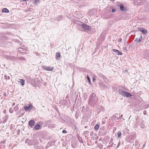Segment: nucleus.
Returning <instances> with one entry per match:
<instances>
[{
  "label": "nucleus",
  "instance_id": "aec40b11",
  "mask_svg": "<svg viewBox=\"0 0 149 149\" xmlns=\"http://www.w3.org/2000/svg\"><path fill=\"white\" fill-rule=\"evenodd\" d=\"M56 60H58V58L60 57L61 56L60 54L58 52L56 53Z\"/></svg>",
  "mask_w": 149,
  "mask_h": 149
},
{
  "label": "nucleus",
  "instance_id": "58836bf2",
  "mask_svg": "<svg viewBox=\"0 0 149 149\" xmlns=\"http://www.w3.org/2000/svg\"><path fill=\"white\" fill-rule=\"evenodd\" d=\"M50 144H49V143H48L47 144V145L46 146V148H47L48 147H49V146H50Z\"/></svg>",
  "mask_w": 149,
  "mask_h": 149
},
{
  "label": "nucleus",
  "instance_id": "dca6fc26",
  "mask_svg": "<svg viewBox=\"0 0 149 149\" xmlns=\"http://www.w3.org/2000/svg\"><path fill=\"white\" fill-rule=\"evenodd\" d=\"M99 86L101 87H103L105 88H108V86L104 85L103 83L101 82L99 84Z\"/></svg>",
  "mask_w": 149,
  "mask_h": 149
},
{
  "label": "nucleus",
  "instance_id": "4c0bfd02",
  "mask_svg": "<svg viewBox=\"0 0 149 149\" xmlns=\"http://www.w3.org/2000/svg\"><path fill=\"white\" fill-rule=\"evenodd\" d=\"M116 10L115 9H112V12H114L116 11Z\"/></svg>",
  "mask_w": 149,
  "mask_h": 149
},
{
  "label": "nucleus",
  "instance_id": "f257e3e1",
  "mask_svg": "<svg viewBox=\"0 0 149 149\" xmlns=\"http://www.w3.org/2000/svg\"><path fill=\"white\" fill-rule=\"evenodd\" d=\"M98 98L95 93H92L90 96L88 100V104L91 107H94L96 103Z\"/></svg>",
  "mask_w": 149,
  "mask_h": 149
},
{
  "label": "nucleus",
  "instance_id": "f704fd0d",
  "mask_svg": "<svg viewBox=\"0 0 149 149\" xmlns=\"http://www.w3.org/2000/svg\"><path fill=\"white\" fill-rule=\"evenodd\" d=\"M62 133H67V132L65 130H63L62 131Z\"/></svg>",
  "mask_w": 149,
  "mask_h": 149
},
{
  "label": "nucleus",
  "instance_id": "5fc2aeb1",
  "mask_svg": "<svg viewBox=\"0 0 149 149\" xmlns=\"http://www.w3.org/2000/svg\"><path fill=\"white\" fill-rule=\"evenodd\" d=\"M87 126H86L84 128H87Z\"/></svg>",
  "mask_w": 149,
  "mask_h": 149
},
{
  "label": "nucleus",
  "instance_id": "09e8293b",
  "mask_svg": "<svg viewBox=\"0 0 149 149\" xmlns=\"http://www.w3.org/2000/svg\"><path fill=\"white\" fill-rule=\"evenodd\" d=\"M122 117H123V115H120V116H119V117H120V118H122Z\"/></svg>",
  "mask_w": 149,
  "mask_h": 149
},
{
  "label": "nucleus",
  "instance_id": "1a4fd4ad",
  "mask_svg": "<svg viewBox=\"0 0 149 149\" xmlns=\"http://www.w3.org/2000/svg\"><path fill=\"white\" fill-rule=\"evenodd\" d=\"M118 7H119L121 11H126V8L124 7L123 4H118Z\"/></svg>",
  "mask_w": 149,
  "mask_h": 149
},
{
  "label": "nucleus",
  "instance_id": "39448f33",
  "mask_svg": "<svg viewBox=\"0 0 149 149\" xmlns=\"http://www.w3.org/2000/svg\"><path fill=\"white\" fill-rule=\"evenodd\" d=\"M80 25L81 26L84 30H90L91 29V28L90 26L85 24L81 23Z\"/></svg>",
  "mask_w": 149,
  "mask_h": 149
},
{
  "label": "nucleus",
  "instance_id": "49530a36",
  "mask_svg": "<svg viewBox=\"0 0 149 149\" xmlns=\"http://www.w3.org/2000/svg\"><path fill=\"white\" fill-rule=\"evenodd\" d=\"M22 0V1H28L29 0Z\"/></svg>",
  "mask_w": 149,
  "mask_h": 149
},
{
  "label": "nucleus",
  "instance_id": "2f4dec72",
  "mask_svg": "<svg viewBox=\"0 0 149 149\" xmlns=\"http://www.w3.org/2000/svg\"><path fill=\"white\" fill-rule=\"evenodd\" d=\"M88 132H89L88 131H85L84 132L83 135H84L85 134H88Z\"/></svg>",
  "mask_w": 149,
  "mask_h": 149
},
{
  "label": "nucleus",
  "instance_id": "680f3d73",
  "mask_svg": "<svg viewBox=\"0 0 149 149\" xmlns=\"http://www.w3.org/2000/svg\"><path fill=\"white\" fill-rule=\"evenodd\" d=\"M94 137H93V138H94V137H95V136H94Z\"/></svg>",
  "mask_w": 149,
  "mask_h": 149
},
{
  "label": "nucleus",
  "instance_id": "37998d69",
  "mask_svg": "<svg viewBox=\"0 0 149 149\" xmlns=\"http://www.w3.org/2000/svg\"><path fill=\"white\" fill-rule=\"evenodd\" d=\"M122 41V39L121 38L119 39H118V41L119 42H121Z\"/></svg>",
  "mask_w": 149,
  "mask_h": 149
},
{
  "label": "nucleus",
  "instance_id": "a19ab883",
  "mask_svg": "<svg viewBox=\"0 0 149 149\" xmlns=\"http://www.w3.org/2000/svg\"><path fill=\"white\" fill-rule=\"evenodd\" d=\"M112 141H113V139L111 138L110 140L109 144H110L111 143V142H112Z\"/></svg>",
  "mask_w": 149,
  "mask_h": 149
},
{
  "label": "nucleus",
  "instance_id": "412c9836",
  "mask_svg": "<svg viewBox=\"0 0 149 149\" xmlns=\"http://www.w3.org/2000/svg\"><path fill=\"white\" fill-rule=\"evenodd\" d=\"M8 116H5L3 118V120L2 121L3 123H5L8 120Z\"/></svg>",
  "mask_w": 149,
  "mask_h": 149
},
{
  "label": "nucleus",
  "instance_id": "79ce46f5",
  "mask_svg": "<svg viewBox=\"0 0 149 149\" xmlns=\"http://www.w3.org/2000/svg\"><path fill=\"white\" fill-rule=\"evenodd\" d=\"M107 134V132H106V131H105V132H104V133H103V135H105L106 134Z\"/></svg>",
  "mask_w": 149,
  "mask_h": 149
},
{
  "label": "nucleus",
  "instance_id": "b1692460",
  "mask_svg": "<svg viewBox=\"0 0 149 149\" xmlns=\"http://www.w3.org/2000/svg\"><path fill=\"white\" fill-rule=\"evenodd\" d=\"M99 125L98 124H96L95 125V127H94V128L95 130H97L99 129Z\"/></svg>",
  "mask_w": 149,
  "mask_h": 149
},
{
  "label": "nucleus",
  "instance_id": "c03bdc74",
  "mask_svg": "<svg viewBox=\"0 0 149 149\" xmlns=\"http://www.w3.org/2000/svg\"><path fill=\"white\" fill-rule=\"evenodd\" d=\"M146 111H143V113L144 115H145L146 114Z\"/></svg>",
  "mask_w": 149,
  "mask_h": 149
},
{
  "label": "nucleus",
  "instance_id": "4be33fe9",
  "mask_svg": "<svg viewBox=\"0 0 149 149\" xmlns=\"http://www.w3.org/2000/svg\"><path fill=\"white\" fill-rule=\"evenodd\" d=\"M2 12L6 13H8L9 12V10L6 8H3L2 10Z\"/></svg>",
  "mask_w": 149,
  "mask_h": 149
},
{
  "label": "nucleus",
  "instance_id": "e433bc0d",
  "mask_svg": "<svg viewBox=\"0 0 149 149\" xmlns=\"http://www.w3.org/2000/svg\"><path fill=\"white\" fill-rule=\"evenodd\" d=\"M120 141H119L118 143L117 148H118L120 146Z\"/></svg>",
  "mask_w": 149,
  "mask_h": 149
},
{
  "label": "nucleus",
  "instance_id": "72a5a7b5",
  "mask_svg": "<svg viewBox=\"0 0 149 149\" xmlns=\"http://www.w3.org/2000/svg\"><path fill=\"white\" fill-rule=\"evenodd\" d=\"M9 112L10 113H12L13 112V110L12 108H10L9 110Z\"/></svg>",
  "mask_w": 149,
  "mask_h": 149
},
{
  "label": "nucleus",
  "instance_id": "8fccbe9b",
  "mask_svg": "<svg viewBox=\"0 0 149 149\" xmlns=\"http://www.w3.org/2000/svg\"><path fill=\"white\" fill-rule=\"evenodd\" d=\"M2 122V121L0 119V124Z\"/></svg>",
  "mask_w": 149,
  "mask_h": 149
},
{
  "label": "nucleus",
  "instance_id": "20e7f679",
  "mask_svg": "<svg viewBox=\"0 0 149 149\" xmlns=\"http://www.w3.org/2000/svg\"><path fill=\"white\" fill-rule=\"evenodd\" d=\"M143 39L142 36L140 34L138 35V37L136 38L134 41V43L136 45L140 43Z\"/></svg>",
  "mask_w": 149,
  "mask_h": 149
},
{
  "label": "nucleus",
  "instance_id": "f03ea898",
  "mask_svg": "<svg viewBox=\"0 0 149 149\" xmlns=\"http://www.w3.org/2000/svg\"><path fill=\"white\" fill-rule=\"evenodd\" d=\"M118 92L121 95L124 97H130L132 96V95L130 93L127 91L119 90Z\"/></svg>",
  "mask_w": 149,
  "mask_h": 149
},
{
  "label": "nucleus",
  "instance_id": "603ef678",
  "mask_svg": "<svg viewBox=\"0 0 149 149\" xmlns=\"http://www.w3.org/2000/svg\"><path fill=\"white\" fill-rule=\"evenodd\" d=\"M145 146V144H144L143 146V148H144Z\"/></svg>",
  "mask_w": 149,
  "mask_h": 149
},
{
  "label": "nucleus",
  "instance_id": "6ab92c4d",
  "mask_svg": "<svg viewBox=\"0 0 149 149\" xmlns=\"http://www.w3.org/2000/svg\"><path fill=\"white\" fill-rule=\"evenodd\" d=\"M102 78L103 79L104 81L106 83H107V82L109 81L108 79L107 78V77L105 76L104 75Z\"/></svg>",
  "mask_w": 149,
  "mask_h": 149
},
{
  "label": "nucleus",
  "instance_id": "ea45409f",
  "mask_svg": "<svg viewBox=\"0 0 149 149\" xmlns=\"http://www.w3.org/2000/svg\"><path fill=\"white\" fill-rule=\"evenodd\" d=\"M44 149V148L43 146H41L40 147V149Z\"/></svg>",
  "mask_w": 149,
  "mask_h": 149
},
{
  "label": "nucleus",
  "instance_id": "864d4df0",
  "mask_svg": "<svg viewBox=\"0 0 149 149\" xmlns=\"http://www.w3.org/2000/svg\"><path fill=\"white\" fill-rule=\"evenodd\" d=\"M93 81H94L95 80V79H94V78H93Z\"/></svg>",
  "mask_w": 149,
  "mask_h": 149
},
{
  "label": "nucleus",
  "instance_id": "bf43d9fd",
  "mask_svg": "<svg viewBox=\"0 0 149 149\" xmlns=\"http://www.w3.org/2000/svg\"><path fill=\"white\" fill-rule=\"evenodd\" d=\"M94 137H93V138H94V137H95V136H94Z\"/></svg>",
  "mask_w": 149,
  "mask_h": 149
},
{
  "label": "nucleus",
  "instance_id": "423d86ee",
  "mask_svg": "<svg viewBox=\"0 0 149 149\" xmlns=\"http://www.w3.org/2000/svg\"><path fill=\"white\" fill-rule=\"evenodd\" d=\"M120 114H116L115 115H113L111 117V119L112 120H119L121 119V118L120 117H118L120 115Z\"/></svg>",
  "mask_w": 149,
  "mask_h": 149
},
{
  "label": "nucleus",
  "instance_id": "f3484780",
  "mask_svg": "<svg viewBox=\"0 0 149 149\" xmlns=\"http://www.w3.org/2000/svg\"><path fill=\"white\" fill-rule=\"evenodd\" d=\"M18 82H20L22 86H23L25 84V80L23 79H19Z\"/></svg>",
  "mask_w": 149,
  "mask_h": 149
},
{
  "label": "nucleus",
  "instance_id": "cd10ccee",
  "mask_svg": "<svg viewBox=\"0 0 149 149\" xmlns=\"http://www.w3.org/2000/svg\"><path fill=\"white\" fill-rule=\"evenodd\" d=\"M98 76L99 77H101L102 78L104 76V75H103L102 73H99L98 74Z\"/></svg>",
  "mask_w": 149,
  "mask_h": 149
},
{
  "label": "nucleus",
  "instance_id": "ddd939ff",
  "mask_svg": "<svg viewBox=\"0 0 149 149\" xmlns=\"http://www.w3.org/2000/svg\"><path fill=\"white\" fill-rule=\"evenodd\" d=\"M113 52L116 53V54H117L118 55H121L122 54L121 52H120L119 50L116 49H113Z\"/></svg>",
  "mask_w": 149,
  "mask_h": 149
},
{
  "label": "nucleus",
  "instance_id": "13d9d810",
  "mask_svg": "<svg viewBox=\"0 0 149 149\" xmlns=\"http://www.w3.org/2000/svg\"><path fill=\"white\" fill-rule=\"evenodd\" d=\"M94 137H93V138H94V137H95V136H94Z\"/></svg>",
  "mask_w": 149,
  "mask_h": 149
},
{
  "label": "nucleus",
  "instance_id": "7c9ffc66",
  "mask_svg": "<svg viewBox=\"0 0 149 149\" xmlns=\"http://www.w3.org/2000/svg\"><path fill=\"white\" fill-rule=\"evenodd\" d=\"M141 128L143 129L144 128V127H145V125H144V124L143 123H142L141 124Z\"/></svg>",
  "mask_w": 149,
  "mask_h": 149
},
{
  "label": "nucleus",
  "instance_id": "a211bd4d",
  "mask_svg": "<svg viewBox=\"0 0 149 149\" xmlns=\"http://www.w3.org/2000/svg\"><path fill=\"white\" fill-rule=\"evenodd\" d=\"M10 74H5L4 76V78L5 79H10Z\"/></svg>",
  "mask_w": 149,
  "mask_h": 149
},
{
  "label": "nucleus",
  "instance_id": "e2e57ef3",
  "mask_svg": "<svg viewBox=\"0 0 149 149\" xmlns=\"http://www.w3.org/2000/svg\"><path fill=\"white\" fill-rule=\"evenodd\" d=\"M6 95V93H4V95Z\"/></svg>",
  "mask_w": 149,
  "mask_h": 149
},
{
  "label": "nucleus",
  "instance_id": "c9c22d12",
  "mask_svg": "<svg viewBox=\"0 0 149 149\" xmlns=\"http://www.w3.org/2000/svg\"><path fill=\"white\" fill-rule=\"evenodd\" d=\"M74 128L75 130H78V128H77V127L76 126H75V125L74 126Z\"/></svg>",
  "mask_w": 149,
  "mask_h": 149
},
{
  "label": "nucleus",
  "instance_id": "c756f323",
  "mask_svg": "<svg viewBox=\"0 0 149 149\" xmlns=\"http://www.w3.org/2000/svg\"><path fill=\"white\" fill-rule=\"evenodd\" d=\"M121 135V132L119 131L118 132L117 134V136L118 137L120 138Z\"/></svg>",
  "mask_w": 149,
  "mask_h": 149
},
{
  "label": "nucleus",
  "instance_id": "a18cd8bd",
  "mask_svg": "<svg viewBox=\"0 0 149 149\" xmlns=\"http://www.w3.org/2000/svg\"><path fill=\"white\" fill-rule=\"evenodd\" d=\"M15 102H13V104H12V105L13 106H14L15 105Z\"/></svg>",
  "mask_w": 149,
  "mask_h": 149
},
{
  "label": "nucleus",
  "instance_id": "c85d7f7f",
  "mask_svg": "<svg viewBox=\"0 0 149 149\" xmlns=\"http://www.w3.org/2000/svg\"><path fill=\"white\" fill-rule=\"evenodd\" d=\"M18 109H19V108L17 106H16L14 108V110L15 111H17L18 110Z\"/></svg>",
  "mask_w": 149,
  "mask_h": 149
},
{
  "label": "nucleus",
  "instance_id": "4d7b16f0",
  "mask_svg": "<svg viewBox=\"0 0 149 149\" xmlns=\"http://www.w3.org/2000/svg\"><path fill=\"white\" fill-rule=\"evenodd\" d=\"M125 72H127V70H125Z\"/></svg>",
  "mask_w": 149,
  "mask_h": 149
},
{
  "label": "nucleus",
  "instance_id": "4468645a",
  "mask_svg": "<svg viewBox=\"0 0 149 149\" xmlns=\"http://www.w3.org/2000/svg\"><path fill=\"white\" fill-rule=\"evenodd\" d=\"M41 127V126L39 124H38L35 126L34 127L33 129V130L35 129L36 130H38L40 129Z\"/></svg>",
  "mask_w": 149,
  "mask_h": 149
},
{
  "label": "nucleus",
  "instance_id": "473e14b6",
  "mask_svg": "<svg viewBox=\"0 0 149 149\" xmlns=\"http://www.w3.org/2000/svg\"><path fill=\"white\" fill-rule=\"evenodd\" d=\"M30 140H29V139H26L25 141V142L26 143H28V142H29Z\"/></svg>",
  "mask_w": 149,
  "mask_h": 149
},
{
  "label": "nucleus",
  "instance_id": "9b49d317",
  "mask_svg": "<svg viewBox=\"0 0 149 149\" xmlns=\"http://www.w3.org/2000/svg\"><path fill=\"white\" fill-rule=\"evenodd\" d=\"M32 105L31 104H30L28 106H26L25 107H24V109L26 111H30L31 110L30 109H32Z\"/></svg>",
  "mask_w": 149,
  "mask_h": 149
},
{
  "label": "nucleus",
  "instance_id": "7ed1b4c3",
  "mask_svg": "<svg viewBox=\"0 0 149 149\" xmlns=\"http://www.w3.org/2000/svg\"><path fill=\"white\" fill-rule=\"evenodd\" d=\"M146 2V0H135L134 3L138 6L143 5Z\"/></svg>",
  "mask_w": 149,
  "mask_h": 149
},
{
  "label": "nucleus",
  "instance_id": "bb28decb",
  "mask_svg": "<svg viewBox=\"0 0 149 149\" xmlns=\"http://www.w3.org/2000/svg\"><path fill=\"white\" fill-rule=\"evenodd\" d=\"M40 1L39 0H35L34 1V3L36 5H37L38 4L40 3Z\"/></svg>",
  "mask_w": 149,
  "mask_h": 149
},
{
  "label": "nucleus",
  "instance_id": "2eb2a0df",
  "mask_svg": "<svg viewBox=\"0 0 149 149\" xmlns=\"http://www.w3.org/2000/svg\"><path fill=\"white\" fill-rule=\"evenodd\" d=\"M63 16L62 15H60L58 16V17H56L55 19V20L57 21H61L62 19Z\"/></svg>",
  "mask_w": 149,
  "mask_h": 149
},
{
  "label": "nucleus",
  "instance_id": "6e6552de",
  "mask_svg": "<svg viewBox=\"0 0 149 149\" xmlns=\"http://www.w3.org/2000/svg\"><path fill=\"white\" fill-rule=\"evenodd\" d=\"M42 68L44 70L48 71H52L54 69V68L53 67L43 66Z\"/></svg>",
  "mask_w": 149,
  "mask_h": 149
},
{
  "label": "nucleus",
  "instance_id": "9d476101",
  "mask_svg": "<svg viewBox=\"0 0 149 149\" xmlns=\"http://www.w3.org/2000/svg\"><path fill=\"white\" fill-rule=\"evenodd\" d=\"M139 31L142 32V33L144 35L146 34L147 33V31L143 28H140L139 29Z\"/></svg>",
  "mask_w": 149,
  "mask_h": 149
},
{
  "label": "nucleus",
  "instance_id": "3c124183",
  "mask_svg": "<svg viewBox=\"0 0 149 149\" xmlns=\"http://www.w3.org/2000/svg\"><path fill=\"white\" fill-rule=\"evenodd\" d=\"M123 49L124 50H126V47H124L123 48Z\"/></svg>",
  "mask_w": 149,
  "mask_h": 149
},
{
  "label": "nucleus",
  "instance_id": "0eeeda50",
  "mask_svg": "<svg viewBox=\"0 0 149 149\" xmlns=\"http://www.w3.org/2000/svg\"><path fill=\"white\" fill-rule=\"evenodd\" d=\"M38 142V140L36 139H32L30 140L29 142H28V144L30 145H33L37 143Z\"/></svg>",
  "mask_w": 149,
  "mask_h": 149
},
{
  "label": "nucleus",
  "instance_id": "6e6d98bb",
  "mask_svg": "<svg viewBox=\"0 0 149 149\" xmlns=\"http://www.w3.org/2000/svg\"><path fill=\"white\" fill-rule=\"evenodd\" d=\"M72 146L73 148H74V147L72 145Z\"/></svg>",
  "mask_w": 149,
  "mask_h": 149
},
{
  "label": "nucleus",
  "instance_id": "052dcab7",
  "mask_svg": "<svg viewBox=\"0 0 149 149\" xmlns=\"http://www.w3.org/2000/svg\"><path fill=\"white\" fill-rule=\"evenodd\" d=\"M94 137H93V138H94V137H95V136H94Z\"/></svg>",
  "mask_w": 149,
  "mask_h": 149
},
{
  "label": "nucleus",
  "instance_id": "5701e85b",
  "mask_svg": "<svg viewBox=\"0 0 149 149\" xmlns=\"http://www.w3.org/2000/svg\"><path fill=\"white\" fill-rule=\"evenodd\" d=\"M78 139L79 141H80V143H83L84 142L82 140V138L80 136H78Z\"/></svg>",
  "mask_w": 149,
  "mask_h": 149
},
{
  "label": "nucleus",
  "instance_id": "a878e982",
  "mask_svg": "<svg viewBox=\"0 0 149 149\" xmlns=\"http://www.w3.org/2000/svg\"><path fill=\"white\" fill-rule=\"evenodd\" d=\"M116 146V144H114L113 143L111 144L108 147H107V148H109L111 147H114L115 146Z\"/></svg>",
  "mask_w": 149,
  "mask_h": 149
},
{
  "label": "nucleus",
  "instance_id": "0e129e2a",
  "mask_svg": "<svg viewBox=\"0 0 149 149\" xmlns=\"http://www.w3.org/2000/svg\"><path fill=\"white\" fill-rule=\"evenodd\" d=\"M6 95V93H4V95Z\"/></svg>",
  "mask_w": 149,
  "mask_h": 149
},
{
  "label": "nucleus",
  "instance_id": "de8ad7c7",
  "mask_svg": "<svg viewBox=\"0 0 149 149\" xmlns=\"http://www.w3.org/2000/svg\"><path fill=\"white\" fill-rule=\"evenodd\" d=\"M93 133V131H92L91 133V135Z\"/></svg>",
  "mask_w": 149,
  "mask_h": 149
},
{
  "label": "nucleus",
  "instance_id": "f8f14e48",
  "mask_svg": "<svg viewBox=\"0 0 149 149\" xmlns=\"http://www.w3.org/2000/svg\"><path fill=\"white\" fill-rule=\"evenodd\" d=\"M34 124L35 122L33 120H31L29 122V124L31 127H32V126L34 125Z\"/></svg>",
  "mask_w": 149,
  "mask_h": 149
},
{
  "label": "nucleus",
  "instance_id": "393cba45",
  "mask_svg": "<svg viewBox=\"0 0 149 149\" xmlns=\"http://www.w3.org/2000/svg\"><path fill=\"white\" fill-rule=\"evenodd\" d=\"M86 78L87 79V80L88 81V83L89 84H90L91 83V80L90 79V78L88 76V75L87 74Z\"/></svg>",
  "mask_w": 149,
  "mask_h": 149
}]
</instances>
